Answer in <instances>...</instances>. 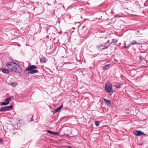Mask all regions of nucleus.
<instances>
[{
    "instance_id": "obj_10",
    "label": "nucleus",
    "mask_w": 148,
    "mask_h": 148,
    "mask_svg": "<svg viewBox=\"0 0 148 148\" xmlns=\"http://www.w3.org/2000/svg\"><path fill=\"white\" fill-rule=\"evenodd\" d=\"M38 71L36 70H32L31 71L28 72V73L29 74H32L36 73H37Z\"/></svg>"
},
{
    "instance_id": "obj_2",
    "label": "nucleus",
    "mask_w": 148,
    "mask_h": 148,
    "mask_svg": "<svg viewBox=\"0 0 148 148\" xmlns=\"http://www.w3.org/2000/svg\"><path fill=\"white\" fill-rule=\"evenodd\" d=\"M112 89V85L111 84H107L106 83L105 85V90L106 92L109 93L111 92Z\"/></svg>"
},
{
    "instance_id": "obj_32",
    "label": "nucleus",
    "mask_w": 148,
    "mask_h": 148,
    "mask_svg": "<svg viewBox=\"0 0 148 148\" xmlns=\"http://www.w3.org/2000/svg\"><path fill=\"white\" fill-rule=\"evenodd\" d=\"M146 136H148V135H147Z\"/></svg>"
},
{
    "instance_id": "obj_14",
    "label": "nucleus",
    "mask_w": 148,
    "mask_h": 148,
    "mask_svg": "<svg viewBox=\"0 0 148 148\" xmlns=\"http://www.w3.org/2000/svg\"><path fill=\"white\" fill-rule=\"evenodd\" d=\"M110 66L109 64L106 65L105 66H104L103 67V69L105 70L106 69H109L110 68Z\"/></svg>"
},
{
    "instance_id": "obj_16",
    "label": "nucleus",
    "mask_w": 148,
    "mask_h": 148,
    "mask_svg": "<svg viewBox=\"0 0 148 148\" xmlns=\"http://www.w3.org/2000/svg\"><path fill=\"white\" fill-rule=\"evenodd\" d=\"M12 97H9L6 98L5 99V100L6 101H7L6 102H9V101L12 98Z\"/></svg>"
},
{
    "instance_id": "obj_20",
    "label": "nucleus",
    "mask_w": 148,
    "mask_h": 148,
    "mask_svg": "<svg viewBox=\"0 0 148 148\" xmlns=\"http://www.w3.org/2000/svg\"><path fill=\"white\" fill-rule=\"evenodd\" d=\"M47 131L48 132V133H50V134H53L54 133V132H52L50 130H48Z\"/></svg>"
},
{
    "instance_id": "obj_29",
    "label": "nucleus",
    "mask_w": 148,
    "mask_h": 148,
    "mask_svg": "<svg viewBox=\"0 0 148 148\" xmlns=\"http://www.w3.org/2000/svg\"><path fill=\"white\" fill-rule=\"evenodd\" d=\"M121 43H119V45H121Z\"/></svg>"
},
{
    "instance_id": "obj_24",
    "label": "nucleus",
    "mask_w": 148,
    "mask_h": 148,
    "mask_svg": "<svg viewBox=\"0 0 148 148\" xmlns=\"http://www.w3.org/2000/svg\"><path fill=\"white\" fill-rule=\"evenodd\" d=\"M68 147L69 148H72V147L71 146H69Z\"/></svg>"
},
{
    "instance_id": "obj_28",
    "label": "nucleus",
    "mask_w": 148,
    "mask_h": 148,
    "mask_svg": "<svg viewBox=\"0 0 148 148\" xmlns=\"http://www.w3.org/2000/svg\"><path fill=\"white\" fill-rule=\"evenodd\" d=\"M107 42H106V43L104 44V45H106V44H107Z\"/></svg>"
},
{
    "instance_id": "obj_26",
    "label": "nucleus",
    "mask_w": 148,
    "mask_h": 148,
    "mask_svg": "<svg viewBox=\"0 0 148 148\" xmlns=\"http://www.w3.org/2000/svg\"><path fill=\"white\" fill-rule=\"evenodd\" d=\"M110 42V40H108L107 42H107V43H108V42Z\"/></svg>"
},
{
    "instance_id": "obj_6",
    "label": "nucleus",
    "mask_w": 148,
    "mask_h": 148,
    "mask_svg": "<svg viewBox=\"0 0 148 148\" xmlns=\"http://www.w3.org/2000/svg\"><path fill=\"white\" fill-rule=\"evenodd\" d=\"M37 67L34 65H32L29 66L26 69V71H32L33 69H36Z\"/></svg>"
},
{
    "instance_id": "obj_15",
    "label": "nucleus",
    "mask_w": 148,
    "mask_h": 148,
    "mask_svg": "<svg viewBox=\"0 0 148 148\" xmlns=\"http://www.w3.org/2000/svg\"><path fill=\"white\" fill-rule=\"evenodd\" d=\"M9 103V102H1L0 103L1 106H5L8 104Z\"/></svg>"
},
{
    "instance_id": "obj_4",
    "label": "nucleus",
    "mask_w": 148,
    "mask_h": 148,
    "mask_svg": "<svg viewBox=\"0 0 148 148\" xmlns=\"http://www.w3.org/2000/svg\"><path fill=\"white\" fill-rule=\"evenodd\" d=\"M13 105H11L10 106H5L0 108V111H6L11 109L13 108Z\"/></svg>"
},
{
    "instance_id": "obj_27",
    "label": "nucleus",
    "mask_w": 148,
    "mask_h": 148,
    "mask_svg": "<svg viewBox=\"0 0 148 148\" xmlns=\"http://www.w3.org/2000/svg\"><path fill=\"white\" fill-rule=\"evenodd\" d=\"M33 120H33V119H31V120L30 121V122H31V121H33Z\"/></svg>"
},
{
    "instance_id": "obj_13",
    "label": "nucleus",
    "mask_w": 148,
    "mask_h": 148,
    "mask_svg": "<svg viewBox=\"0 0 148 148\" xmlns=\"http://www.w3.org/2000/svg\"><path fill=\"white\" fill-rule=\"evenodd\" d=\"M117 42V40L115 39H112V42L110 43V45L112 43H114V44L116 43Z\"/></svg>"
},
{
    "instance_id": "obj_31",
    "label": "nucleus",
    "mask_w": 148,
    "mask_h": 148,
    "mask_svg": "<svg viewBox=\"0 0 148 148\" xmlns=\"http://www.w3.org/2000/svg\"><path fill=\"white\" fill-rule=\"evenodd\" d=\"M73 29H75V28L74 27L73 28Z\"/></svg>"
},
{
    "instance_id": "obj_25",
    "label": "nucleus",
    "mask_w": 148,
    "mask_h": 148,
    "mask_svg": "<svg viewBox=\"0 0 148 148\" xmlns=\"http://www.w3.org/2000/svg\"><path fill=\"white\" fill-rule=\"evenodd\" d=\"M126 47H126L125 46H124L123 48H126Z\"/></svg>"
},
{
    "instance_id": "obj_18",
    "label": "nucleus",
    "mask_w": 148,
    "mask_h": 148,
    "mask_svg": "<svg viewBox=\"0 0 148 148\" xmlns=\"http://www.w3.org/2000/svg\"><path fill=\"white\" fill-rule=\"evenodd\" d=\"M11 85L12 86H15L17 85V84L14 82H12L11 83Z\"/></svg>"
},
{
    "instance_id": "obj_21",
    "label": "nucleus",
    "mask_w": 148,
    "mask_h": 148,
    "mask_svg": "<svg viewBox=\"0 0 148 148\" xmlns=\"http://www.w3.org/2000/svg\"><path fill=\"white\" fill-rule=\"evenodd\" d=\"M53 134H56L57 135H58L59 134V133L58 132H54Z\"/></svg>"
},
{
    "instance_id": "obj_9",
    "label": "nucleus",
    "mask_w": 148,
    "mask_h": 148,
    "mask_svg": "<svg viewBox=\"0 0 148 148\" xmlns=\"http://www.w3.org/2000/svg\"><path fill=\"white\" fill-rule=\"evenodd\" d=\"M2 72L4 73L8 74L9 73V70L7 69H1Z\"/></svg>"
},
{
    "instance_id": "obj_5",
    "label": "nucleus",
    "mask_w": 148,
    "mask_h": 148,
    "mask_svg": "<svg viewBox=\"0 0 148 148\" xmlns=\"http://www.w3.org/2000/svg\"><path fill=\"white\" fill-rule=\"evenodd\" d=\"M110 46V45L105 46V45L101 44L100 45H97V47L99 49L103 50L108 48Z\"/></svg>"
},
{
    "instance_id": "obj_3",
    "label": "nucleus",
    "mask_w": 148,
    "mask_h": 148,
    "mask_svg": "<svg viewBox=\"0 0 148 148\" xmlns=\"http://www.w3.org/2000/svg\"><path fill=\"white\" fill-rule=\"evenodd\" d=\"M133 133L134 135L137 136H140L142 135L144 136L146 135V134H144V132L140 130H134L133 131Z\"/></svg>"
},
{
    "instance_id": "obj_11",
    "label": "nucleus",
    "mask_w": 148,
    "mask_h": 148,
    "mask_svg": "<svg viewBox=\"0 0 148 148\" xmlns=\"http://www.w3.org/2000/svg\"><path fill=\"white\" fill-rule=\"evenodd\" d=\"M131 45H134L135 44H137L138 45L139 44L141 45V44L140 43H137V42L135 40H133L131 42Z\"/></svg>"
},
{
    "instance_id": "obj_1",
    "label": "nucleus",
    "mask_w": 148,
    "mask_h": 148,
    "mask_svg": "<svg viewBox=\"0 0 148 148\" xmlns=\"http://www.w3.org/2000/svg\"><path fill=\"white\" fill-rule=\"evenodd\" d=\"M6 65L9 70L16 73L21 71V68L19 65L14 62H9L6 63Z\"/></svg>"
},
{
    "instance_id": "obj_22",
    "label": "nucleus",
    "mask_w": 148,
    "mask_h": 148,
    "mask_svg": "<svg viewBox=\"0 0 148 148\" xmlns=\"http://www.w3.org/2000/svg\"><path fill=\"white\" fill-rule=\"evenodd\" d=\"M131 45H128L126 47V49L129 48L131 46Z\"/></svg>"
},
{
    "instance_id": "obj_30",
    "label": "nucleus",
    "mask_w": 148,
    "mask_h": 148,
    "mask_svg": "<svg viewBox=\"0 0 148 148\" xmlns=\"http://www.w3.org/2000/svg\"><path fill=\"white\" fill-rule=\"evenodd\" d=\"M100 47V48H102L101 47Z\"/></svg>"
},
{
    "instance_id": "obj_17",
    "label": "nucleus",
    "mask_w": 148,
    "mask_h": 148,
    "mask_svg": "<svg viewBox=\"0 0 148 148\" xmlns=\"http://www.w3.org/2000/svg\"><path fill=\"white\" fill-rule=\"evenodd\" d=\"M95 123L96 126L98 127L99 125V122L98 121H96L95 122Z\"/></svg>"
},
{
    "instance_id": "obj_19",
    "label": "nucleus",
    "mask_w": 148,
    "mask_h": 148,
    "mask_svg": "<svg viewBox=\"0 0 148 148\" xmlns=\"http://www.w3.org/2000/svg\"><path fill=\"white\" fill-rule=\"evenodd\" d=\"M121 85V84L117 85H114V86L115 88H120L121 87V86H120Z\"/></svg>"
},
{
    "instance_id": "obj_8",
    "label": "nucleus",
    "mask_w": 148,
    "mask_h": 148,
    "mask_svg": "<svg viewBox=\"0 0 148 148\" xmlns=\"http://www.w3.org/2000/svg\"><path fill=\"white\" fill-rule=\"evenodd\" d=\"M103 100L104 101L105 103L107 105H109L110 103V101L109 100L106 99V98H104L103 99Z\"/></svg>"
},
{
    "instance_id": "obj_12",
    "label": "nucleus",
    "mask_w": 148,
    "mask_h": 148,
    "mask_svg": "<svg viewBox=\"0 0 148 148\" xmlns=\"http://www.w3.org/2000/svg\"><path fill=\"white\" fill-rule=\"evenodd\" d=\"M40 62L42 63H45L47 61V60L45 59V57H43L40 58Z\"/></svg>"
},
{
    "instance_id": "obj_7",
    "label": "nucleus",
    "mask_w": 148,
    "mask_h": 148,
    "mask_svg": "<svg viewBox=\"0 0 148 148\" xmlns=\"http://www.w3.org/2000/svg\"><path fill=\"white\" fill-rule=\"evenodd\" d=\"M63 106V105H61L59 107L57 108L56 109L53 110V114H54L55 113L59 111L60 110L62 107Z\"/></svg>"
},
{
    "instance_id": "obj_23",
    "label": "nucleus",
    "mask_w": 148,
    "mask_h": 148,
    "mask_svg": "<svg viewBox=\"0 0 148 148\" xmlns=\"http://www.w3.org/2000/svg\"><path fill=\"white\" fill-rule=\"evenodd\" d=\"M3 139L2 138H0V143H1L3 141Z\"/></svg>"
}]
</instances>
